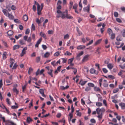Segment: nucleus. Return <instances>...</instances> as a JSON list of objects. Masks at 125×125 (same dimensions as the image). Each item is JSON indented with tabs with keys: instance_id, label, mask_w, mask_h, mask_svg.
<instances>
[{
	"instance_id": "nucleus-1",
	"label": "nucleus",
	"mask_w": 125,
	"mask_h": 125,
	"mask_svg": "<svg viewBox=\"0 0 125 125\" xmlns=\"http://www.w3.org/2000/svg\"><path fill=\"white\" fill-rule=\"evenodd\" d=\"M0 118H1L3 122L5 123L6 125H16L13 122L9 120H5V117L2 116V115L0 113Z\"/></svg>"
},
{
	"instance_id": "nucleus-2",
	"label": "nucleus",
	"mask_w": 125,
	"mask_h": 125,
	"mask_svg": "<svg viewBox=\"0 0 125 125\" xmlns=\"http://www.w3.org/2000/svg\"><path fill=\"white\" fill-rule=\"evenodd\" d=\"M90 55L87 54L84 56L82 60V62H85L88 61L89 59V57Z\"/></svg>"
},
{
	"instance_id": "nucleus-3",
	"label": "nucleus",
	"mask_w": 125,
	"mask_h": 125,
	"mask_svg": "<svg viewBox=\"0 0 125 125\" xmlns=\"http://www.w3.org/2000/svg\"><path fill=\"white\" fill-rule=\"evenodd\" d=\"M37 6V14L38 15H40L41 14V11L42 9V8H41V6L39 4H38Z\"/></svg>"
},
{
	"instance_id": "nucleus-4",
	"label": "nucleus",
	"mask_w": 125,
	"mask_h": 125,
	"mask_svg": "<svg viewBox=\"0 0 125 125\" xmlns=\"http://www.w3.org/2000/svg\"><path fill=\"white\" fill-rule=\"evenodd\" d=\"M27 49V48L25 47L23 49L21 53L20 54V56L22 57L23 56L24 54H26V50Z\"/></svg>"
},
{
	"instance_id": "nucleus-5",
	"label": "nucleus",
	"mask_w": 125,
	"mask_h": 125,
	"mask_svg": "<svg viewBox=\"0 0 125 125\" xmlns=\"http://www.w3.org/2000/svg\"><path fill=\"white\" fill-rule=\"evenodd\" d=\"M68 13V11L67 10H65V12H62L61 13V18L62 19H64L66 17V16Z\"/></svg>"
},
{
	"instance_id": "nucleus-6",
	"label": "nucleus",
	"mask_w": 125,
	"mask_h": 125,
	"mask_svg": "<svg viewBox=\"0 0 125 125\" xmlns=\"http://www.w3.org/2000/svg\"><path fill=\"white\" fill-rule=\"evenodd\" d=\"M90 73L92 74H97L98 73V72L96 71L93 68H91L90 70Z\"/></svg>"
},
{
	"instance_id": "nucleus-7",
	"label": "nucleus",
	"mask_w": 125,
	"mask_h": 125,
	"mask_svg": "<svg viewBox=\"0 0 125 125\" xmlns=\"http://www.w3.org/2000/svg\"><path fill=\"white\" fill-rule=\"evenodd\" d=\"M83 53V51H82L81 52L79 53L78 54L76 57V59L77 60H79L80 59V57L81 56V55H82Z\"/></svg>"
},
{
	"instance_id": "nucleus-8",
	"label": "nucleus",
	"mask_w": 125,
	"mask_h": 125,
	"mask_svg": "<svg viewBox=\"0 0 125 125\" xmlns=\"http://www.w3.org/2000/svg\"><path fill=\"white\" fill-rule=\"evenodd\" d=\"M87 81H83L82 79H81L79 84L81 86H83L87 82Z\"/></svg>"
},
{
	"instance_id": "nucleus-9",
	"label": "nucleus",
	"mask_w": 125,
	"mask_h": 125,
	"mask_svg": "<svg viewBox=\"0 0 125 125\" xmlns=\"http://www.w3.org/2000/svg\"><path fill=\"white\" fill-rule=\"evenodd\" d=\"M90 5H88V6L85 8H83V10L85 11H87L89 13L90 10Z\"/></svg>"
},
{
	"instance_id": "nucleus-10",
	"label": "nucleus",
	"mask_w": 125,
	"mask_h": 125,
	"mask_svg": "<svg viewBox=\"0 0 125 125\" xmlns=\"http://www.w3.org/2000/svg\"><path fill=\"white\" fill-rule=\"evenodd\" d=\"M40 93L41 94L42 96L44 97H46V96L44 94V91L43 89H40L39 90Z\"/></svg>"
},
{
	"instance_id": "nucleus-11",
	"label": "nucleus",
	"mask_w": 125,
	"mask_h": 125,
	"mask_svg": "<svg viewBox=\"0 0 125 125\" xmlns=\"http://www.w3.org/2000/svg\"><path fill=\"white\" fill-rule=\"evenodd\" d=\"M85 48V46L84 45H80L78 46L77 47V49L78 50H83Z\"/></svg>"
},
{
	"instance_id": "nucleus-12",
	"label": "nucleus",
	"mask_w": 125,
	"mask_h": 125,
	"mask_svg": "<svg viewBox=\"0 0 125 125\" xmlns=\"http://www.w3.org/2000/svg\"><path fill=\"white\" fill-rule=\"evenodd\" d=\"M40 35L41 37H43L45 39H46L47 38L45 34L42 31L40 33Z\"/></svg>"
},
{
	"instance_id": "nucleus-13",
	"label": "nucleus",
	"mask_w": 125,
	"mask_h": 125,
	"mask_svg": "<svg viewBox=\"0 0 125 125\" xmlns=\"http://www.w3.org/2000/svg\"><path fill=\"white\" fill-rule=\"evenodd\" d=\"M119 105L123 109H124L125 108V103H121L119 104Z\"/></svg>"
},
{
	"instance_id": "nucleus-14",
	"label": "nucleus",
	"mask_w": 125,
	"mask_h": 125,
	"mask_svg": "<svg viewBox=\"0 0 125 125\" xmlns=\"http://www.w3.org/2000/svg\"><path fill=\"white\" fill-rule=\"evenodd\" d=\"M8 55L6 52H4L2 55V58L3 60L5 59L7 57Z\"/></svg>"
},
{
	"instance_id": "nucleus-15",
	"label": "nucleus",
	"mask_w": 125,
	"mask_h": 125,
	"mask_svg": "<svg viewBox=\"0 0 125 125\" xmlns=\"http://www.w3.org/2000/svg\"><path fill=\"white\" fill-rule=\"evenodd\" d=\"M41 20H44V18L42 17L40 19V20L38 19H37L36 20V22L38 24H40L41 22Z\"/></svg>"
},
{
	"instance_id": "nucleus-16",
	"label": "nucleus",
	"mask_w": 125,
	"mask_h": 125,
	"mask_svg": "<svg viewBox=\"0 0 125 125\" xmlns=\"http://www.w3.org/2000/svg\"><path fill=\"white\" fill-rule=\"evenodd\" d=\"M7 33L8 36H11L13 34V32L11 30H9L7 32Z\"/></svg>"
},
{
	"instance_id": "nucleus-17",
	"label": "nucleus",
	"mask_w": 125,
	"mask_h": 125,
	"mask_svg": "<svg viewBox=\"0 0 125 125\" xmlns=\"http://www.w3.org/2000/svg\"><path fill=\"white\" fill-rule=\"evenodd\" d=\"M96 111L97 113L99 115H101V114H102L101 113L100 110V108H97L96 109Z\"/></svg>"
},
{
	"instance_id": "nucleus-18",
	"label": "nucleus",
	"mask_w": 125,
	"mask_h": 125,
	"mask_svg": "<svg viewBox=\"0 0 125 125\" xmlns=\"http://www.w3.org/2000/svg\"><path fill=\"white\" fill-rule=\"evenodd\" d=\"M20 47V45H14L13 47V50H15L18 49Z\"/></svg>"
},
{
	"instance_id": "nucleus-19",
	"label": "nucleus",
	"mask_w": 125,
	"mask_h": 125,
	"mask_svg": "<svg viewBox=\"0 0 125 125\" xmlns=\"http://www.w3.org/2000/svg\"><path fill=\"white\" fill-rule=\"evenodd\" d=\"M2 12L6 16H7L8 13L9 12L7 10L5 9H3L2 10Z\"/></svg>"
},
{
	"instance_id": "nucleus-20",
	"label": "nucleus",
	"mask_w": 125,
	"mask_h": 125,
	"mask_svg": "<svg viewBox=\"0 0 125 125\" xmlns=\"http://www.w3.org/2000/svg\"><path fill=\"white\" fill-rule=\"evenodd\" d=\"M102 39H99L97 40L94 44V45L95 46L99 44L101 42Z\"/></svg>"
},
{
	"instance_id": "nucleus-21",
	"label": "nucleus",
	"mask_w": 125,
	"mask_h": 125,
	"mask_svg": "<svg viewBox=\"0 0 125 125\" xmlns=\"http://www.w3.org/2000/svg\"><path fill=\"white\" fill-rule=\"evenodd\" d=\"M107 67L110 70H111L113 68V66L112 64L109 63L107 65Z\"/></svg>"
},
{
	"instance_id": "nucleus-22",
	"label": "nucleus",
	"mask_w": 125,
	"mask_h": 125,
	"mask_svg": "<svg viewBox=\"0 0 125 125\" xmlns=\"http://www.w3.org/2000/svg\"><path fill=\"white\" fill-rule=\"evenodd\" d=\"M23 18L24 21H27L28 20V17L27 15H24L23 16Z\"/></svg>"
},
{
	"instance_id": "nucleus-23",
	"label": "nucleus",
	"mask_w": 125,
	"mask_h": 125,
	"mask_svg": "<svg viewBox=\"0 0 125 125\" xmlns=\"http://www.w3.org/2000/svg\"><path fill=\"white\" fill-rule=\"evenodd\" d=\"M10 19H14L13 16L11 14H10L9 13H8V15L7 16Z\"/></svg>"
},
{
	"instance_id": "nucleus-24",
	"label": "nucleus",
	"mask_w": 125,
	"mask_h": 125,
	"mask_svg": "<svg viewBox=\"0 0 125 125\" xmlns=\"http://www.w3.org/2000/svg\"><path fill=\"white\" fill-rule=\"evenodd\" d=\"M13 91L16 94H18L19 92V91L16 88H13Z\"/></svg>"
},
{
	"instance_id": "nucleus-25",
	"label": "nucleus",
	"mask_w": 125,
	"mask_h": 125,
	"mask_svg": "<svg viewBox=\"0 0 125 125\" xmlns=\"http://www.w3.org/2000/svg\"><path fill=\"white\" fill-rule=\"evenodd\" d=\"M76 30L79 35H81L82 34V33L80 30L79 29L78 27H76Z\"/></svg>"
},
{
	"instance_id": "nucleus-26",
	"label": "nucleus",
	"mask_w": 125,
	"mask_h": 125,
	"mask_svg": "<svg viewBox=\"0 0 125 125\" xmlns=\"http://www.w3.org/2000/svg\"><path fill=\"white\" fill-rule=\"evenodd\" d=\"M94 90L96 92H100L101 91L100 89L98 87H94Z\"/></svg>"
},
{
	"instance_id": "nucleus-27",
	"label": "nucleus",
	"mask_w": 125,
	"mask_h": 125,
	"mask_svg": "<svg viewBox=\"0 0 125 125\" xmlns=\"http://www.w3.org/2000/svg\"><path fill=\"white\" fill-rule=\"evenodd\" d=\"M107 32L109 35H110L113 32L112 30L110 28H109L108 29Z\"/></svg>"
},
{
	"instance_id": "nucleus-28",
	"label": "nucleus",
	"mask_w": 125,
	"mask_h": 125,
	"mask_svg": "<svg viewBox=\"0 0 125 125\" xmlns=\"http://www.w3.org/2000/svg\"><path fill=\"white\" fill-rule=\"evenodd\" d=\"M19 43L21 45L25 44V42L23 40H19Z\"/></svg>"
},
{
	"instance_id": "nucleus-29",
	"label": "nucleus",
	"mask_w": 125,
	"mask_h": 125,
	"mask_svg": "<svg viewBox=\"0 0 125 125\" xmlns=\"http://www.w3.org/2000/svg\"><path fill=\"white\" fill-rule=\"evenodd\" d=\"M96 105L97 106L100 107L102 105V104L100 102H97L96 103Z\"/></svg>"
},
{
	"instance_id": "nucleus-30",
	"label": "nucleus",
	"mask_w": 125,
	"mask_h": 125,
	"mask_svg": "<svg viewBox=\"0 0 125 125\" xmlns=\"http://www.w3.org/2000/svg\"><path fill=\"white\" fill-rule=\"evenodd\" d=\"M53 71V70L51 69L50 71L48 72V73L50 75H51L52 77H53V75L52 73V72Z\"/></svg>"
},
{
	"instance_id": "nucleus-31",
	"label": "nucleus",
	"mask_w": 125,
	"mask_h": 125,
	"mask_svg": "<svg viewBox=\"0 0 125 125\" xmlns=\"http://www.w3.org/2000/svg\"><path fill=\"white\" fill-rule=\"evenodd\" d=\"M32 121V119L30 117H28L27 119V121L28 123H30V122Z\"/></svg>"
},
{
	"instance_id": "nucleus-32",
	"label": "nucleus",
	"mask_w": 125,
	"mask_h": 125,
	"mask_svg": "<svg viewBox=\"0 0 125 125\" xmlns=\"http://www.w3.org/2000/svg\"><path fill=\"white\" fill-rule=\"evenodd\" d=\"M97 117L99 118V121L101 120L102 118V114H101V115H98Z\"/></svg>"
},
{
	"instance_id": "nucleus-33",
	"label": "nucleus",
	"mask_w": 125,
	"mask_h": 125,
	"mask_svg": "<svg viewBox=\"0 0 125 125\" xmlns=\"http://www.w3.org/2000/svg\"><path fill=\"white\" fill-rule=\"evenodd\" d=\"M88 85L91 87H94V85L93 83H88Z\"/></svg>"
},
{
	"instance_id": "nucleus-34",
	"label": "nucleus",
	"mask_w": 125,
	"mask_h": 125,
	"mask_svg": "<svg viewBox=\"0 0 125 125\" xmlns=\"http://www.w3.org/2000/svg\"><path fill=\"white\" fill-rule=\"evenodd\" d=\"M101 49V48L99 47H98L97 48L96 50V52H97V54H100L101 53V52L100 51V50Z\"/></svg>"
},
{
	"instance_id": "nucleus-35",
	"label": "nucleus",
	"mask_w": 125,
	"mask_h": 125,
	"mask_svg": "<svg viewBox=\"0 0 125 125\" xmlns=\"http://www.w3.org/2000/svg\"><path fill=\"white\" fill-rule=\"evenodd\" d=\"M50 55V53L48 52H46L44 54V57L45 58L48 57Z\"/></svg>"
},
{
	"instance_id": "nucleus-36",
	"label": "nucleus",
	"mask_w": 125,
	"mask_h": 125,
	"mask_svg": "<svg viewBox=\"0 0 125 125\" xmlns=\"http://www.w3.org/2000/svg\"><path fill=\"white\" fill-rule=\"evenodd\" d=\"M66 17L67 19H72L73 18V17L72 16L69 15H68V13L66 16Z\"/></svg>"
},
{
	"instance_id": "nucleus-37",
	"label": "nucleus",
	"mask_w": 125,
	"mask_h": 125,
	"mask_svg": "<svg viewBox=\"0 0 125 125\" xmlns=\"http://www.w3.org/2000/svg\"><path fill=\"white\" fill-rule=\"evenodd\" d=\"M64 55H65L70 56L72 55V53L68 51H66V52L64 54Z\"/></svg>"
},
{
	"instance_id": "nucleus-38",
	"label": "nucleus",
	"mask_w": 125,
	"mask_h": 125,
	"mask_svg": "<svg viewBox=\"0 0 125 125\" xmlns=\"http://www.w3.org/2000/svg\"><path fill=\"white\" fill-rule=\"evenodd\" d=\"M115 33H112L111 35V39L113 40L115 38Z\"/></svg>"
},
{
	"instance_id": "nucleus-39",
	"label": "nucleus",
	"mask_w": 125,
	"mask_h": 125,
	"mask_svg": "<svg viewBox=\"0 0 125 125\" xmlns=\"http://www.w3.org/2000/svg\"><path fill=\"white\" fill-rule=\"evenodd\" d=\"M74 59V58H73L69 59L68 61V63L69 64L70 63H72V62L73 61Z\"/></svg>"
},
{
	"instance_id": "nucleus-40",
	"label": "nucleus",
	"mask_w": 125,
	"mask_h": 125,
	"mask_svg": "<svg viewBox=\"0 0 125 125\" xmlns=\"http://www.w3.org/2000/svg\"><path fill=\"white\" fill-rule=\"evenodd\" d=\"M69 116L70 117V120H69V122L70 124L71 119L73 117V115L72 114L70 113L69 114Z\"/></svg>"
},
{
	"instance_id": "nucleus-41",
	"label": "nucleus",
	"mask_w": 125,
	"mask_h": 125,
	"mask_svg": "<svg viewBox=\"0 0 125 125\" xmlns=\"http://www.w3.org/2000/svg\"><path fill=\"white\" fill-rule=\"evenodd\" d=\"M40 60L41 58L40 57H38L36 58V61L37 62H39L40 61Z\"/></svg>"
},
{
	"instance_id": "nucleus-42",
	"label": "nucleus",
	"mask_w": 125,
	"mask_h": 125,
	"mask_svg": "<svg viewBox=\"0 0 125 125\" xmlns=\"http://www.w3.org/2000/svg\"><path fill=\"white\" fill-rule=\"evenodd\" d=\"M48 20L47 19H46L45 20V21L43 22V26L44 27H45L46 25L45 24L48 22Z\"/></svg>"
},
{
	"instance_id": "nucleus-43",
	"label": "nucleus",
	"mask_w": 125,
	"mask_h": 125,
	"mask_svg": "<svg viewBox=\"0 0 125 125\" xmlns=\"http://www.w3.org/2000/svg\"><path fill=\"white\" fill-rule=\"evenodd\" d=\"M116 21L118 22L121 23L122 22L121 20L119 18H117L116 19Z\"/></svg>"
},
{
	"instance_id": "nucleus-44",
	"label": "nucleus",
	"mask_w": 125,
	"mask_h": 125,
	"mask_svg": "<svg viewBox=\"0 0 125 125\" xmlns=\"http://www.w3.org/2000/svg\"><path fill=\"white\" fill-rule=\"evenodd\" d=\"M102 71L104 73H106L108 72V70L105 68H103Z\"/></svg>"
},
{
	"instance_id": "nucleus-45",
	"label": "nucleus",
	"mask_w": 125,
	"mask_h": 125,
	"mask_svg": "<svg viewBox=\"0 0 125 125\" xmlns=\"http://www.w3.org/2000/svg\"><path fill=\"white\" fill-rule=\"evenodd\" d=\"M69 37V36L68 34H67L64 35V39H68Z\"/></svg>"
},
{
	"instance_id": "nucleus-46",
	"label": "nucleus",
	"mask_w": 125,
	"mask_h": 125,
	"mask_svg": "<svg viewBox=\"0 0 125 125\" xmlns=\"http://www.w3.org/2000/svg\"><path fill=\"white\" fill-rule=\"evenodd\" d=\"M84 71L86 73H88L89 72V69L88 68L86 67H84Z\"/></svg>"
},
{
	"instance_id": "nucleus-47",
	"label": "nucleus",
	"mask_w": 125,
	"mask_h": 125,
	"mask_svg": "<svg viewBox=\"0 0 125 125\" xmlns=\"http://www.w3.org/2000/svg\"><path fill=\"white\" fill-rule=\"evenodd\" d=\"M2 43H3V44H4V46H5V47H8V45L6 42H5L4 41H3V40H2Z\"/></svg>"
},
{
	"instance_id": "nucleus-48",
	"label": "nucleus",
	"mask_w": 125,
	"mask_h": 125,
	"mask_svg": "<svg viewBox=\"0 0 125 125\" xmlns=\"http://www.w3.org/2000/svg\"><path fill=\"white\" fill-rule=\"evenodd\" d=\"M116 40L118 41H122V39L119 36H118L117 37Z\"/></svg>"
},
{
	"instance_id": "nucleus-49",
	"label": "nucleus",
	"mask_w": 125,
	"mask_h": 125,
	"mask_svg": "<svg viewBox=\"0 0 125 125\" xmlns=\"http://www.w3.org/2000/svg\"><path fill=\"white\" fill-rule=\"evenodd\" d=\"M114 15L115 17H117L118 16L119 14L117 12H115L114 13Z\"/></svg>"
},
{
	"instance_id": "nucleus-50",
	"label": "nucleus",
	"mask_w": 125,
	"mask_h": 125,
	"mask_svg": "<svg viewBox=\"0 0 125 125\" xmlns=\"http://www.w3.org/2000/svg\"><path fill=\"white\" fill-rule=\"evenodd\" d=\"M22 35L21 34H19L18 35V36L16 35L15 36V37L16 39H18Z\"/></svg>"
},
{
	"instance_id": "nucleus-51",
	"label": "nucleus",
	"mask_w": 125,
	"mask_h": 125,
	"mask_svg": "<svg viewBox=\"0 0 125 125\" xmlns=\"http://www.w3.org/2000/svg\"><path fill=\"white\" fill-rule=\"evenodd\" d=\"M93 40H92L91 41H90L89 43L86 44V46H88L90 45L91 44L93 43Z\"/></svg>"
},
{
	"instance_id": "nucleus-52",
	"label": "nucleus",
	"mask_w": 125,
	"mask_h": 125,
	"mask_svg": "<svg viewBox=\"0 0 125 125\" xmlns=\"http://www.w3.org/2000/svg\"><path fill=\"white\" fill-rule=\"evenodd\" d=\"M27 42H31V39L30 37H28V39H27L26 40Z\"/></svg>"
},
{
	"instance_id": "nucleus-53",
	"label": "nucleus",
	"mask_w": 125,
	"mask_h": 125,
	"mask_svg": "<svg viewBox=\"0 0 125 125\" xmlns=\"http://www.w3.org/2000/svg\"><path fill=\"white\" fill-rule=\"evenodd\" d=\"M42 40V38H40L37 42V43L39 44Z\"/></svg>"
},
{
	"instance_id": "nucleus-54",
	"label": "nucleus",
	"mask_w": 125,
	"mask_h": 125,
	"mask_svg": "<svg viewBox=\"0 0 125 125\" xmlns=\"http://www.w3.org/2000/svg\"><path fill=\"white\" fill-rule=\"evenodd\" d=\"M32 101L33 100H32L31 102L29 104V107L30 108L33 106Z\"/></svg>"
},
{
	"instance_id": "nucleus-55",
	"label": "nucleus",
	"mask_w": 125,
	"mask_h": 125,
	"mask_svg": "<svg viewBox=\"0 0 125 125\" xmlns=\"http://www.w3.org/2000/svg\"><path fill=\"white\" fill-rule=\"evenodd\" d=\"M30 32V30L29 29H27L25 32V33L26 34H29Z\"/></svg>"
},
{
	"instance_id": "nucleus-56",
	"label": "nucleus",
	"mask_w": 125,
	"mask_h": 125,
	"mask_svg": "<svg viewBox=\"0 0 125 125\" xmlns=\"http://www.w3.org/2000/svg\"><path fill=\"white\" fill-rule=\"evenodd\" d=\"M108 78H111V79H114L115 78L113 76L111 75H108Z\"/></svg>"
},
{
	"instance_id": "nucleus-57",
	"label": "nucleus",
	"mask_w": 125,
	"mask_h": 125,
	"mask_svg": "<svg viewBox=\"0 0 125 125\" xmlns=\"http://www.w3.org/2000/svg\"><path fill=\"white\" fill-rule=\"evenodd\" d=\"M40 69H38L36 72V76H37L39 74H40Z\"/></svg>"
},
{
	"instance_id": "nucleus-58",
	"label": "nucleus",
	"mask_w": 125,
	"mask_h": 125,
	"mask_svg": "<svg viewBox=\"0 0 125 125\" xmlns=\"http://www.w3.org/2000/svg\"><path fill=\"white\" fill-rule=\"evenodd\" d=\"M61 59L62 60V62L63 63H66L67 60L66 59L64 58H62Z\"/></svg>"
},
{
	"instance_id": "nucleus-59",
	"label": "nucleus",
	"mask_w": 125,
	"mask_h": 125,
	"mask_svg": "<svg viewBox=\"0 0 125 125\" xmlns=\"http://www.w3.org/2000/svg\"><path fill=\"white\" fill-rule=\"evenodd\" d=\"M90 121L91 123H96V121L94 119H91Z\"/></svg>"
},
{
	"instance_id": "nucleus-60",
	"label": "nucleus",
	"mask_w": 125,
	"mask_h": 125,
	"mask_svg": "<svg viewBox=\"0 0 125 125\" xmlns=\"http://www.w3.org/2000/svg\"><path fill=\"white\" fill-rule=\"evenodd\" d=\"M14 21L16 23H20V21L19 20L17 19H15L14 20Z\"/></svg>"
},
{
	"instance_id": "nucleus-61",
	"label": "nucleus",
	"mask_w": 125,
	"mask_h": 125,
	"mask_svg": "<svg viewBox=\"0 0 125 125\" xmlns=\"http://www.w3.org/2000/svg\"><path fill=\"white\" fill-rule=\"evenodd\" d=\"M6 102H7L8 104L10 105L11 104V102L10 101V99L8 98H7L6 99Z\"/></svg>"
},
{
	"instance_id": "nucleus-62",
	"label": "nucleus",
	"mask_w": 125,
	"mask_h": 125,
	"mask_svg": "<svg viewBox=\"0 0 125 125\" xmlns=\"http://www.w3.org/2000/svg\"><path fill=\"white\" fill-rule=\"evenodd\" d=\"M59 54L58 52H57L54 54V56H58L59 55Z\"/></svg>"
},
{
	"instance_id": "nucleus-63",
	"label": "nucleus",
	"mask_w": 125,
	"mask_h": 125,
	"mask_svg": "<svg viewBox=\"0 0 125 125\" xmlns=\"http://www.w3.org/2000/svg\"><path fill=\"white\" fill-rule=\"evenodd\" d=\"M119 91L118 88H116V89H114L113 91V92L114 93H116L117 92Z\"/></svg>"
},
{
	"instance_id": "nucleus-64",
	"label": "nucleus",
	"mask_w": 125,
	"mask_h": 125,
	"mask_svg": "<svg viewBox=\"0 0 125 125\" xmlns=\"http://www.w3.org/2000/svg\"><path fill=\"white\" fill-rule=\"evenodd\" d=\"M91 89V88L89 87H87L85 89V91H86L88 92V91L90 90Z\"/></svg>"
}]
</instances>
